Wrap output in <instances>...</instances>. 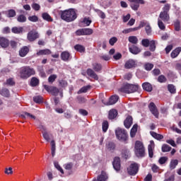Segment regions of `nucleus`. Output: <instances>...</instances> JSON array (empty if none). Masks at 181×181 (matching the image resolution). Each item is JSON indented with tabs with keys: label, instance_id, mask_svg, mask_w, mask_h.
Here are the masks:
<instances>
[{
	"label": "nucleus",
	"instance_id": "obj_60",
	"mask_svg": "<svg viewBox=\"0 0 181 181\" xmlns=\"http://www.w3.org/2000/svg\"><path fill=\"white\" fill-rule=\"evenodd\" d=\"M6 84L7 86H15V81L13 78H9L6 80Z\"/></svg>",
	"mask_w": 181,
	"mask_h": 181
},
{
	"label": "nucleus",
	"instance_id": "obj_27",
	"mask_svg": "<svg viewBox=\"0 0 181 181\" xmlns=\"http://www.w3.org/2000/svg\"><path fill=\"white\" fill-rule=\"evenodd\" d=\"M42 136L47 142H50V140L53 138V135L47 132H43Z\"/></svg>",
	"mask_w": 181,
	"mask_h": 181
},
{
	"label": "nucleus",
	"instance_id": "obj_18",
	"mask_svg": "<svg viewBox=\"0 0 181 181\" xmlns=\"http://www.w3.org/2000/svg\"><path fill=\"white\" fill-rule=\"evenodd\" d=\"M28 53H29V47H28L27 46L23 47L19 50V55L21 56V57H25V56H26Z\"/></svg>",
	"mask_w": 181,
	"mask_h": 181
},
{
	"label": "nucleus",
	"instance_id": "obj_37",
	"mask_svg": "<svg viewBox=\"0 0 181 181\" xmlns=\"http://www.w3.org/2000/svg\"><path fill=\"white\" fill-rule=\"evenodd\" d=\"M51 152L52 156L54 157L56 155V143L54 142V140L51 141Z\"/></svg>",
	"mask_w": 181,
	"mask_h": 181
},
{
	"label": "nucleus",
	"instance_id": "obj_14",
	"mask_svg": "<svg viewBox=\"0 0 181 181\" xmlns=\"http://www.w3.org/2000/svg\"><path fill=\"white\" fill-rule=\"evenodd\" d=\"M119 98L118 97V95H115L110 97L109 101L107 103H104V100H102V103H103V104H105V105H113V104H115L117 103V101H118V99Z\"/></svg>",
	"mask_w": 181,
	"mask_h": 181
},
{
	"label": "nucleus",
	"instance_id": "obj_20",
	"mask_svg": "<svg viewBox=\"0 0 181 181\" xmlns=\"http://www.w3.org/2000/svg\"><path fill=\"white\" fill-rule=\"evenodd\" d=\"M86 73L88 76H89L92 78H94L95 80H98V76L97 75V74H95V72L93 69H88L86 71Z\"/></svg>",
	"mask_w": 181,
	"mask_h": 181
},
{
	"label": "nucleus",
	"instance_id": "obj_5",
	"mask_svg": "<svg viewBox=\"0 0 181 181\" xmlns=\"http://www.w3.org/2000/svg\"><path fill=\"white\" fill-rule=\"evenodd\" d=\"M139 88V85L127 83L122 88H120V91L122 93H126L127 94H131L132 93H135V91H138Z\"/></svg>",
	"mask_w": 181,
	"mask_h": 181
},
{
	"label": "nucleus",
	"instance_id": "obj_50",
	"mask_svg": "<svg viewBox=\"0 0 181 181\" xmlns=\"http://www.w3.org/2000/svg\"><path fill=\"white\" fill-rule=\"evenodd\" d=\"M150 43H151V41L148 39H144L141 40V45L144 47H149Z\"/></svg>",
	"mask_w": 181,
	"mask_h": 181
},
{
	"label": "nucleus",
	"instance_id": "obj_59",
	"mask_svg": "<svg viewBox=\"0 0 181 181\" xmlns=\"http://www.w3.org/2000/svg\"><path fill=\"white\" fill-rule=\"evenodd\" d=\"M76 36H84V28H81L75 32Z\"/></svg>",
	"mask_w": 181,
	"mask_h": 181
},
{
	"label": "nucleus",
	"instance_id": "obj_63",
	"mask_svg": "<svg viewBox=\"0 0 181 181\" xmlns=\"http://www.w3.org/2000/svg\"><path fill=\"white\" fill-rule=\"evenodd\" d=\"M82 23H85L86 26H90V25H91V20H90V18H85L82 21Z\"/></svg>",
	"mask_w": 181,
	"mask_h": 181
},
{
	"label": "nucleus",
	"instance_id": "obj_41",
	"mask_svg": "<svg viewBox=\"0 0 181 181\" xmlns=\"http://www.w3.org/2000/svg\"><path fill=\"white\" fill-rule=\"evenodd\" d=\"M0 94L3 95V97H9V95H11V94L9 93V90H8L7 88L2 89L0 92Z\"/></svg>",
	"mask_w": 181,
	"mask_h": 181
},
{
	"label": "nucleus",
	"instance_id": "obj_30",
	"mask_svg": "<svg viewBox=\"0 0 181 181\" xmlns=\"http://www.w3.org/2000/svg\"><path fill=\"white\" fill-rule=\"evenodd\" d=\"M42 18L44 19V21H47V22H53V18L47 13H43L42 14Z\"/></svg>",
	"mask_w": 181,
	"mask_h": 181
},
{
	"label": "nucleus",
	"instance_id": "obj_62",
	"mask_svg": "<svg viewBox=\"0 0 181 181\" xmlns=\"http://www.w3.org/2000/svg\"><path fill=\"white\" fill-rule=\"evenodd\" d=\"M28 21H30V22H37V21H39V18H37V16H29Z\"/></svg>",
	"mask_w": 181,
	"mask_h": 181
},
{
	"label": "nucleus",
	"instance_id": "obj_38",
	"mask_svg": "<svg viewBox=\"0 0 181 181\" xmlns=\"http://www.w3.org/2000/svg\"><path fill=\"white\" fill-rule=\"evenodd\" d=\"M30 86L32 87H36V86H39V80L36 77H33L30 81Z\"/></svg>",
	"mask_w": 181,
	"mask_h": 181
},
{
	"label": "nucleus",
	"instance_id": "obj_51",
	"mask_svg": "<svg viewBox=\"0 0 181 181\" xmlns=\"http://www.w3.org/2000/svg\"><path fill=\"white\" fill-rule=\"evenodd\" d=\"M90 86H86L82 87L79 90H78V94H81V93H87L88 90H90Z\"/></svg>",
	"mask_w": 181,
	"mask_h": 181
},
{
	"label": "nucleus",
	"instance_id": "obj_53",
	"mask_svg": "<svg viewBox=\"0 0 181 181\" xmlns=\"http://www.w3.org/2000/svg\"><path fill=\"white\" fill-rule=\"evenodd\" d=\"M144 26H146L145 29L147 35H151V33H152V28H151V25H149V24H146V23H144Z\"/></svg>",
	"mask_w": 181,
	"mask_h": 181
},
{
	"label": "nucleus",
	"instance_id": "obj_36",
	"mask_svg": "<svg viewBox=\"0 0 181 181\" xmlns=\"http://www.w3.org/2000/svg\"><path fill=\"white\" fill-rule=\"evenodd\" d=\"M150 134L153 138H155V139H158V141H160V139H163V136L162 134H157L155 132H150Z\"/></svg>",
	"mask_w": 181,
	"mask_h": 181
},
{
	"label": "nucleus",
	"instance_id": "obj_49",
	"mask_svg": "<svg viewBox=\"0 0 181 181\" xmlns=\"http://www.w3.org/2000/svg\"><path fill=\"white\" fill-rule=\"evenodd\" d=\"M174 26H175V30H176L177 32H179V30H180V21H179V20H176L174 22Z\"/></svg>",
	"mask_w": 181,
	"mask_h": 181
},
{
	"label": "nucleus",
	"instance_id": "obj_43",
	"mask_svg": "<svg viewBox=\"0 0 181 181\" xmlns=\"http://www.w3.org/2000/svg\"><path fill=\"white\" fill-rule=\"evenodd\" d=\"M93 29L91 28H83V36L93 35Z\"/></svg>",
	"mask_w": 181,
	"mask_h": 181
},
{
	"label": "nucleus",
	"instance_id": "obj_32",
	"mask_svg": "<svg viewBox=\"0 0 181 181\" xmlns=\"http://www.w3.org/2000/svg\"><path fill=\"white\" fill-rule=\"evenodd\" d=\"M158 26L160 30H166V25L163 23V21L158 18Z\"/></svg>",
	"mask_w": 181,
	"mask_h": 181
},
{
	"label": "nucleus",
	"instance_id": "obj_25",
	"mask_svg": "<svg viewBox=\"0 0 181 181\" xmlns=\"http://www.w3.org/2000/svg\"><path fill=\"white\" fill-rule=\"evenodd\" d=\"M92 67H93V70L96 72L101 71V70H103V65H101V64H98L97 62L93 63Z\"/></svg>",
	"mask_w": 181,
	"mask_h": 181
},
{
	"label": "nucleus",
	"instance_id": "obj_52",
	"mask_svg": "<svg viewBox=\"0 0 181 181\" xmlns=\"http://www.w3.org/2000/svg\"><path fill=\"white\" fill-rule=\"evenodd\" d=\"M108 127H109L108 122L104 121L102 124V128H103V132H107V131H108Z\"/></svg>",
	"mask_w": 181,
	"mask_h": 181
},
{
	"label": "nucleus",
	"instance_id": "obj_45",
	"mask_svg": "<svg viewBox=\"0 0 181 181\" xmlns=\"http://www.w3.org/2000/svg\"><path fill=\"white\" fill-rule=\"evenodd\" d=\"M18 22L23 23V22H26V16L23 14H21L17 17Z\"/></svg>",
	"mask_w": 181,
	"mask_h": 181
},
{
	"label": "nucleus",
	"instance_id": "obj_44",
	"mask_svg": "<svg viewBox=\"0 0 181 181\" xmlns=\"http://www.w3.org/2000/svg\"><path fill=\"white\" fill-rule=\"evenodd\" d=\"M7 16L8 18H15V16H16V11L13 9L8 10Z\"/></svg>",
	"mask_w": 181,
	"mask_h": 181
},
{
	"label": "nucleus",
	"instance_id": "obj_15",
	"mask_svg": "<svg viewBox=\"0 0 181 181\" xmlns=\"http://www.w3.org/2000/svg\"><path fill=\"white\" fill-rule=\"evenodd\" d=\"M136 67V62L134 59H129L124 64V69H134Z\"/></svg>",
	"mask_w": 181,
	"mask_h": 181
},
{
	"label": "nucleus",
	"instance_id": "obj_54",
	"mask_svg": "<svg viewBox=\"0 0 181 181\" xmlns=\"http://www.w3.org/2000/svg\"><path fill=\"white\" fill-rule=\"evenodd\" d=\"M106 146H107V149H108V151H114L115 149V144H114L112 142L108 143V144L106 145Z\"/></svg>",
	"mask_w": 181,
	"mask_h": 181
},
{
	"label": "nucleus",
	"instance_id": "obj_9",
	"mask_svg": "<svg viewBox=\"0 0 181 181\" xmlns=\"http://www.w3.org/2000/svg\"><path fill=\"white\" fill-rule=\"evenodd\" d=\"M44 88L47 91H48V93H51L52 94V95L56 96L59 94V93H60V90H59V88H57V87H54V86H49L47 85H45Z\"/></svg>",
	"mask_w": 181,
	"mask_h": 181
},
{
	"label": "nucleus",
	"instance_id": "obj_57",
	"mask_svg": "<svg viewBox=\"0 0 181 181\" xmlns=\"http://www.w3.org/2000/svg\"><path fill=\"white\" fill-rule=\"evenodd\" d=\"M144 26H145V23L144 22H141L139 27H136V28H130L131 32H135L136 30H139V29H141V28H144Z\"/></svg>",
	"mask_w": 181,
	"mask_h": 181
},
{
	"label": "nucleus",
	"instance_id": "obj_58",
	"mask_svg": "<svg viewBox=\"0 0 181 181\" xmlns=\"http://www.w3.org/2000/svg\"><path fill=\"white\" fill-rule=\"evenodd\" d=\"M117 42H118V39L116 37H113L110 39L109 44L110 45V46H114V45H115Z\"/></svg>",
	"mask_w": 181,
	"mask_h": 181
},
{
	"label": "nucleus",
	"instance_id": "obj_7",
	"mask_svg": "<svg viewBox=\"0 0 181 181\" xmlns=\"http://www.w3.org/2000/svg\"><path fill=\"white\" fill-rule=\"evenodd\" d=\"M131 2L130 6L133 11H138L139 9V4L140 5L145 4L144 0H128Z\"/></svg>",
	"mask_w": 181,
	"mask_h": 181
},
{
	"label": "nucleus",
	"instance_id": "obj_55",
	"mask_svg": "<svg viewBox=\"0 0 181 181\" xmlns=\"http://www.w3.org/2000/svg\"><path fill=\"white\" fill-rule=\"evenodd\" d=\"M168 157L164 156V157H160V159L158 160V163H160V165H165V163H166V162H168Z\"/></svg>",
	"mask_w": 181,
	"mask_h": 181
},
{
	"label": "nucleus",
	"instance_id": "obj_3",
	"mask_svg": "<svg viewBox=\"0 0 181 181\" xmlns=\"http://www.w3.org/2000/svg\"><path fill=\"white\" fill-rule=\"evenodd\" d=\"M36 72L30 66H23L20 69V76L21 78H29L31 76H35Z\"/></svg>",
	"mask_w": 181,
	"mask_h": 181
},
{
	"label": "nucleus",
	"instance_id": "obj_47",
	"mask_svg": "<svg viewBox=\"0 0 181 181\" xmlns=\"http://www.w3.org/2000/svg\"><path fill=\"white\" fill-rule=\"evenodd\" d=\"M54 167L56 168V169H57V170H59L62 175L64 174V171L63 170V168H62L60 165H59L58 162L54 161Z\"/></svg>",
	"mask_w": 181,
	"mask_h": 181
},
{
	"label": "nucleus",
	"instance_id": "obj_35",
	"mask_svg": "<svg viewBox=\"0 0 181 181\" xmlns=\"http://www.w3.org/2000/svg\"><path fill=\"white\" fill-rule=\"evenodd\" d=\"M177 165H179V160L176 159L171 160L170 163V168L171 169V170H173V169L176 168V166H177Z\"/></svg>",
	"mask_w": 181,
	"mask_h": 181
},
{
	"label": "nucleus",
	"instance_id": "obj_13",
	"mask_svg": "<svg viewBox=\"0 0 181 181\" xmlns=\"http://www.w3.org/2000/svg\"><path fill=\"white\" fill-rule=\"evenodd\" d=\"M108 180V173L107 172L102 170L100 175L98 176L97 179H94L93 181H107Z\"/></svg>",
	"mask_w": 181,
	"mask_h": 181
},
{
	"label": "nucleus",
	"instance_id": "obj_22",
	"mask_svg": "<svg viewBox=\"0 0 181 181\" xmlns=\"http://www.w3.org/2000/svg\"><path fill=\"white\" fill-rule=\"evenodd\" d=\"M129 50L130 53H132V54H139V53H141V52L140 48L135 45H133L132 47H129Z\"/></svg>",
	"mask_w": 181,
	"mask_h": 181
},
{
	"label": "nucleus",
	"instance_id": "obj_42",
	"mask_svg": "<svg viewBox=\"0 0 181 181\" xmlns=\"http://www.w3.org/2000/svg\"><path fill=\"white\" fill-rule=\"evenodd\" d=\"M11 31L13 32V33H22V32L23 31V28L14 27L11 29Z\"/></svg>",
	"mask_w": 181,
	"mask_h": 181
},
{
	"label": "nucleus",
	"instance_id": "obj_4",
	"mask_svg": "<svg viewBox=\"0 0 181 181\" xmlns=\"http://www.w3.org/2000/svg\"><path fill=\"white\" fill-rule=\"evenodd\" d=\"M134 149L137 158H144V156H145V147L144 146V143H142V141H136Z\"/></svg>",
	"mask_w": 181,
	"mask_h": 181
},
{
	"label": "nucleus",
	"instance_id": "obj_56",
	"mask_svg": "<svg viewBox=\"0 0 181 181\" xmlns=\"http://www.w3.org/2000/svg\"><path fill=\"white\" fill-rule=\"evenodd\" d=\"M56 78H57V75L52 74L48 78V82L52 84V83H54Z\"/></svg>",
	"mask_w": 181,
	"mask_h": 181
},
{
	"label": "nucleus",
	"instance_id": "obj_6",
	"mask_svg": "<svg viewBox=\"0 0 181 181\" xmlns=\"http://www.w3.org/2000/svg\"><path fill=\"white\" fill-rule=\"evenodd\" d=\"M115 134L119 141L122 142H127L128 141V133L125 129L117 128L115 130Z\"/></svg>",
	"mask_w": 181,
	"mask_h": 181
},
{
	"label": "nucleus",
	"instance_id": "obj_48",
	"mask_svg": "<svg viewBox=\"0 0 181 181\" xmlns=\"http://www.w3.org/2000/svg\"><path fill=\"white\" fill-rule=\"evenodd\" d=\"M162 152H169L170 151V149H172V147H170L169 145L168 144H163L162 146Z\"/></svg>",
	"mask_w": 181,
	"mask_h": 181
},
{
	"label": "nucleus",
	"instance_id": "obj_24",
	"mask_svg": "<svg viewBox=\"0 0 181 181\" xmlns=\"http://www.w3.org/2000/svg\"><path fill=\"white\" fill-rule=\"evenodd\" d=\"M48 54H52V51L49 49H40L37 52V56H46Z\"/></svg>",
	"mask_w": 181,
	"mask_h": 181
},
{
	"label": "nucleus",
	"instance_id": "obj_46",
	"mask_svg": "<svg viewBox=\"0 0 181 181\" xmlns=\"http://www.w3.org/2000/svg\"><path fill=\"white\" fill-rule=\"evenodd\" d=\"M144 69L147 71H151V70H152L153 69V64L151 63H146L144 64Z\"/></svg>",
	"mask_w": 181,
	"mask_h": 181
},
{
	"label": "nucleus",
	"instance_id": "obj_17",
	"mask_svg": "<svg viewBox=\"0 0 181 181\" xmlns=\"http://www.w3.org/2000/svg\"><path fill=\"white\" fill-rule=\"evenodd\" d=\"M132 121H133L132 117L131 116H127V117L124 122V125L125 128H127V129H129V128H131L132 125Z\"/></svg>",
	"mask_w": 181,
	"mask_h": 181
},
{
	"label": "nucleus",
	"instance_id": "obj_2",
	"mask_svg": "<svg viewBox=\"0 0 181 181\" xmlns=\"http://www.w3.org/2000/svg\"><path fill=\"white\" fill-rule=\"evenodd\" d=\"M169 11H170V4H166L163 7V11L160 13L158 19L163 22H169L170 21V16H169Z\"/></svg>",
	"mask_w": 181,
	"mask_h": 181
},
{
	"label": "nucleus",
	"instance_id": "obj_33",
	"mask_svg": "<svg viewBox=\"0 0 181 181\" xmlns=\"http://www.w3.org/2000/svg\"><path fill=\"white\" fill-rule=\"evenodd\" d=\"M142 87L143 88L146 90V91H148L151 92L152 91V85H151V83H148V82H145L142 84Z\"/></svg>",
	"mask_w": 181,
	"mask_h": 181
},
{
	"label": "nucleus",
	"instance_id": "obj_40",
	"mask_svg": "<svg viewBox=\"0 0 181 181\" xmlns=\"http://www.w3.org/2000/svg\"><path fill=\"white\" fill-rule=\"evenodd\" d=\"M168 90L171 94H175L176 93V87L175 86L170 84L168 86Z\"/></svg>",
	"mask_w": 181,
	"mask_h": 181
},
{
	"label": "nucleus",
	"instance_id": "obj_26",
	"mask_svg": "<svg viewBox=\"0 0 181 181\" xmlns=\"http://www.w3.org/2000/svg\"><path fill=\"white\" fill-rule=\"evenodd\" d=\"M118 115V112L115 109L109 111V119H114Z\"/></svg>",
	"mask_w": 181,
	"mask_h": 181
},
{
	"label": "nucleus",
	"instance_id": "obj_64",
	"mask_svg": "<svg viewBox=\"0 0 181 181\" xmlns=\"http://www.w3.org/2000/svg\"><path fill=\"white\" fill-rule=\"evenodd\" d=\"M158 81H159V83H165L166 81V77H165L163 75H161L158 76Z\"/></svg>",
	"mask_w": 181,
	"mask_h": 181
},
{
	"label": "nucleus",
	"instance_id": "obj_28",
	"mask_svg": "<svg viewBox=\"0 0 181 181\" xmlns=\"http://www.w3.org/2000/svg\"><path fill=\"white\" fill-rule=\"evenodd\" d=\"M181 52V47H177L175 49H174L172 52H171V57L172 59H175L176 57H177V56H179V54Z\"/></svg>",
	"mask_w": 181,
	"mask_h": 181
},
{
	"label": "nucleus",
	"instance_id": "obj_11",
	"mask_svg": "<svg viewBox=\"0 0 181 181\" xmlns=\"http://www.w3.org/2000/svg\"><path fill=\"white\" fill-rule=\"evenodd\" d=\"M127 172L129 175L131 176H135L136 173H138V164L133 163L132 164L129 168H127Z\"/></svg>",
	"mask_w": 181,
	"mask_h": 181
},
{
	"label": "nucleus",
	"instance_id": "obj_61",
	"mask_svg": "<svg viewBox=\"0 0 181 181\" xmlns=\"http://www.w3.org/2000/svg\"><path fill=\"white\" fill-rule=\"evenodd\" d=\"M31 7L33 8V9H34V11H40V5H39V4L33 3L31 5Z\"/></svg>",
	"mask_w": 181,
	"mask_h": 181
},
{
	"label": "nucleus",
	"instance_id": "obj_39",
	"mask_svg": "<svg viewBox=\"0 0 181 181\" xmlns=\"http://www.w3.org/2000/svg\"><path fill=\"white\" fill-rule=\"evenodd\" d=\"M129 42L132 43V45H136L138 43V37L136 36H129Z\"/></svg>",
	"mask_w": 181,
	"mask_h": 181
},
{
	"label": "nucleus",
	"instance_id": "obj_31",
	"mask_svg": "<svg viewBox=\"0 0 181 181\" xmlns=\"http://www.w3.org/2000/svg\"><path fill=\"white\" fill-rule=\"evenodd\" d=\"M74 49L76 52H79V53H84L86 52V47L81 45H76Z\"/></svg>",
	"mask_w": 181,
	"mask_h": 181
},
{
	"label": "nucleus",
	"instance_id": "obj_34",
	"mask_svg": "<svg viewBox=\"0 0 181 181\" xmlns=\"http://www.w3.org/2000/svg\"><path fill=\"white\" fill-rule=\"evenodd\" d=\"M148 46L149 50H151V52H155V50H156V41L153 40H151Z\"/></svg>",
	"mask_w": 181,
	"mask_h": 181
},
{
	"label": "nucleus",
	"instance_id": "obj_23",
	"mask_svg": "<svg viewBox=\"0 0 181 181\" xmlns=\"http://www.w3.org/2000/svg\"><path fill=\"white\" fill-rule=\"evenodd\" d=\"M0 46L4 48L8 47L9 46V40L4 37H0Z\"/></svg>",
	"mask_w": 181,
	"mask_h": 181
},
{
	"label": "nucleus",
	"instance_id": "obj_21",
	"mask_svg": "<svg viewBox=\"0 0 181 181\" xmlns=\"http://www.w3.org/2000/svg\"><path fill=\"white\" fill-rule=\"evenodd\" d=\"M21 118H24L25 119H36V116L26 112L21 115Z\"/></svg>",
	"mask_w": 181,
	"mask_h": 181
},
{
	"label": "nucleus",
	"instance_id": "obj_8",
	"mask_svg": "<svg viewBox=\"0 0 181 181\" xmlns=\"http://www.w3.org/2000/svg\"><path fill=\"white\" fill-rule=\"evenodd\" d=\"M148 109L150 110L151 114L154 115L156 118H159V112L156 107V105L153 102L150 103L148 105Z\"/></svg>",
	"mask_w": 181,
	"mask_h": 181
},
{
	"label": "nucleus",
	"instance_id": "obj_29",
	"mask_svg": "<svg viewBox=\"0 0 181 181\" xmlns=\"http://www.w3.org/2000/svg\"><path fill=\"white\" fill-rule=\"evenodd\" d=\"M138 132V124H134L130 132L131 138H134L136 135V132Z\"/></svg>",
	"mask_w": 181,
	"mask_h": 181
},
{
	"label": "nucleus",
	"instance_id": "obj_16",
	"mask_svg": "<svg viewBox=\"0 0 181 181\" xmlns=\"http://www.w3.org/2000/svg\"><path fill=\"white\" fill-rule=\"evenodd\" d=\"M153 149H155V142L153 140H151L150 144L148 146L149 158H153Z\"/></svg>",
	"mask_w": 181,
	"mask_h": 181
},
{
	"label": "nucleus",
	"instance_id": "obj_12",
	"mask_svg": "<svg viewBox=\"0 0 181 181\" xmlns=\"http://www.w3.org/2000/svg\"><path fill=\"white\" fill-rule=\"evenodd\" d=\"M113 168L117 172L121 170V159L119 157H115L112 163Z\"/></svg>",
	"mask_w": 181,
	"mask_h": 181
},
{
	"label": "nucleus",
	"instance_id": "obj_1",
	"mask_svg": "<svg viewBox=\"0 0 181 181\" xmlns=\"http://www.w3.org/2000/svg\"><path fill=\"white\" fill-rule=\"evenodd\" d=\"M59 13L60 15L61 19L65 22H73L77 19V13H76L74 8L60 11Z\"/></svg>",
	"mask_w": 181,
	"mask_h": 181
},
{
	"label": "nucleus",
	"instance_id": "obj_10",
	"mask_svg": "<svg viewBox=\"0 0 181 181\" xmlns=\"http://www.w3.org/2000/svg\"><path fill=\"white\" fill-rule=\"evenodd\" d=\"M27 39L29 42H35L36 39H39V33L36 31L31 30L28 33Z\"/></svg>",
	"mask_w": 181,
	"mask_h": 181
},
{
	"label": "nucleus",
	"instance_id": "obj_19",
	"mask_svg": "<svg viewBox=\"0 0 181 181\" xmlns=\"http://www.w3.org/2000/svg\"><path fill=\"white\" fill-rule=\"evenodd\" d=\"M61 59L63 62H69L70 60V53L67 51L62 52Z\"/></svg>",
	"mask_w": 181,
	"mask_h": 181
}]
</instances>
